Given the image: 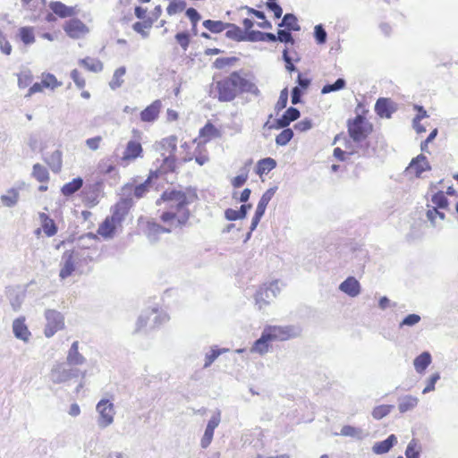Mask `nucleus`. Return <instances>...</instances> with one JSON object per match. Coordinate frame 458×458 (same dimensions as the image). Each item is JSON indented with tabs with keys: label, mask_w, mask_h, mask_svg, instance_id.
Segmentation results:
<instances>
[{
	"label": "nucleus",
	"mask_w": 458,
	"mask_h": 458,
	"mask_svg": "<svg viewBox=\"0 0 458 458\" xmlns=\"http://www.w3.org/2000/svg\"><path fill=\"white\" fill-rule=\"evenodd\" d=\"M216 89L218 92L217 99L220 102H231L237 95L250 93L256 97L260 90L256 84L242 77L239 72H233L228 77L216 81Z\"/></svg>",
	"instance_id": "f257e3e1"
},
{
	"label": "nucleus",
	"mask_w": 458,
	"mask_h": 458,
	"mask_svg": "<svg viewBox=\"0 0 458 458\" xmlns=\"http://www.w3.org/2000/svg\"><path fill=\"white\" fill-rule=\"evenodd\" d=\"M348 134L352 141L362 149V156L368 154L369 143H363L368 136L372 132L373 126L361 114H357L354 118L348 119L347 121Z\"/></svg>",
	"instance_id": "f03ea898"
},
{
	"label": "nucleus",
	"mask_w": 458,
	"mask_h": 458,
	"mask_svg": "<svg viewBox=\"0 0 458 458\" xmlns=\"http://www.w3.org/2000/svg\"><path fill=\"white\" fill-rule=\"evenodd\" d=\"M65 363H59L53 367L50 372V379L55 384L64 383L75 377L86 375V370L81 371L80 369L69 367Z\"/></svg>",
	"instance_id": "7ed1b4c3"
},
{
	"label": "nucleus",
	"mask_w": 458,
	"mask_h": 458,
	"mask_svg": "<svg viewBox=\"0 0 458 458\" xmlns=\"http://www.w3.org/2000/svg\"><path fill=\"white\" fill-rule=\"evenodd\" d=\"M279 292L280 289L277 281H274L268 285L263 284L260 286L255 294V301L259 310H262L270 304L276 298Z\"/></svg>",
	"instance_id": "20e7f679"
},
{
	"label": "nucleus",
	"mask_w": 458,
	"mask_h": 458,
	"mask_svg": "<svg viewBox=\"0 0 458 458\" xmlns=\"http://www.w3.org/2000/svg\"><path fill=\"white\" fill-rule=\"evenodd\" d=\"M96 410L99 413L98 420L99 428H106L114 422L115 411L112 402L107 399H102L98 403Z\"/></svg>",
	"instance_id": "39448f33"
},
{
	"label": "nucleus",
	"mask_w": 458,
	"mask_h": 458,
	"mask_svg": "<svg viewBox=\"0 0 458 458\" xmlns=\"http://www.w3.org/2000/svg\"><path fill=\"white\" fill-rule=\"evenodd\" d=\"M263 332L271 342L286 341L297 335L295 328L292 326H266Z\"/></svg>",
	"instance_id": "423d86ee"
},
{
	"label": "nucleus",
	"mask_w": 458,
	"mask_h": 458,
	"mask_svg": "<svg viewBox=\"0 0 458 458\" xmlns=\"http://www.w3.org/2000/svg\"><path fill=\"white\" fill-rule=\"evenodd\" d=\"M47 324L45 327L44 334L46 337H52L57 331L61 330L64 326L63 315L55 310H47L45 312Z\"/></svg>",
	"instance_id": "0eeeda50"
},
{
	"label": "nucleus",
	"mask_w": 458,
	"mask_h": 458,
	"mask_svg": "<svg viewBox=\"0 0 458 458\" xmlns=\"http://www.w3.org/2000/svg\"><path fill=\"white\" fill-rule=\"evenodd\" d=\"M82 257L79 250H65L62 256V267L59 276L62 279L69 277L75 270V263Z\"/></svg>",
	"instance_id": "6e6552de"
},
{
	"label": "nucleus",
	"mask_w": 458,
	"mask_h": 458,
	"mask_svg": "<svg viewBox=\"0 0 458 458\" xmlns=\"http://www.w3.org/2000/svg\"><path fill=\"white\" fill-rule=\"evenodd\" d=\"M152 177H157V171L151 172L150 175L146 179L144 182L136 186H133L130 183L125 184L122 188L123 196L131 197V192H133V196L137 199L144 197L149 191Z\"/></svg>",
	"instance_id": "1a4fd4ad"
},
{
	"label": "nucleus",
	"mask_w": 458,
	"mask_h": 458,
	"mask_svg": "<svg viewBox=\"0 0 458 458\" xmlns=\"http://www.w3.org/2000/svg\"><path fill=\"white\" fill-rule=\"evenodd\" d=\"M133 205L131 197H123L114 207H112V215L109 216L114 223L120 225L128 215Z\"/></svg>",
	"instance_id": "9d476101"
},
{
	"label": "nucleus",
	"mask_w": 458,
	"mask_h": 458,
	"mask_svg": "<svg viewBox=\"0 0 458 458\" xmlns=\"http://www.w3.org/2000/svg\"><path fill=\"white\" fill-rule=\"evenodd\" d=\"M154 316L152 321V327H155L159 326L163 322H165L168 319L166 314H158L157 309L148 310L143 311L137 319L135 332H140L148 324V321L150 319V317Z\"/></svg>",
	"instance_id": "9b49d317"
},
{
	"label": "nucleus",
	"mask_w": 458,
	"mask_h": 458,
	"mask_svg": "<svg viewBox=\"0 0 458 458\" xmlns=\"http://www.w3.org/2000/svg\"><path fill=\"white\" fill-rule=\"evenodd\" d=\"M221 421V411L217 410L213 416L210 418V420L208 421L207 427L204 431V435L202 436L200 439V446L203 449L208 448L214 437V431L218 427Z\"/></svg>",
	"instance_id": "f8f14e48"
},
{
	"label": "nucleus",
	"mask_w": 458,
	"mask_h": 458,
	"mask_svg": "<svg viewBox=\"0 0 458 458\" xmlns=\"http://www.w3.org/2000/svg\"><path fill=\"white\" fill-rule=\"evenodd\" d=\"M143 153V148L141 144L136 140H129L126 144L125 150L121 158V165L125 166L130 162L136 160L138 157H141Z\"/></svg>",
	"instance_id": "ddd939ff"
},
{
	"label": "nucleus",
	"mask_w": 458,
	"mask_h": 458,
	"mask_svg": "<svg viewBox=\"0 0 458 458\" xmlns=\"http://www.w3.org/2000/svg\"><path fill=\"white\" fill-rule=\"evenodd\" d=\"M160 200L167 202L168 204L177 202L178 208H182L183 206H188L190 203L185 192L177 190L165 191L162 193L160 199L157 200V205H159Z\"/></svg>",
	"instance_id": "4468645a"
},
{
	"label": "nucleus",
	"mask_w": 458,
	"mask_h": 458,
	"mask_svg": "<svg viewBox=\"0 0 458 458\" xmlns=\"http://www.w3.org/2000/svg\"><path fill=\"white\" fill-rule=\"evenodd\" d=\"M431 165L425 155L420 154L413 157L406 168L407 173H413L417 178H420L425 171H430Z\"/></svg>",
	"instance_id": "2eb2a0df"
},
{
	"label": "nucleus",
	"mask_w": 458,
	"mask_h": 458,
	"mask_svg": "<svg viewBox=\"0 0 458 458\" xmlns=\"http://www.w3.org/2000/svg\"><path fill=\"white\" fill-rule=\"evenodd\" d=\"M64 30L65 33L72 38H80L89 32L87 26L77 18L66 21Z\"/></svg>",
	"instance_id": "dca6fc26"
},
{
	"label": "nucleus",
	"mask_w": 458,
	"mask_h": 458,
	"mask_svg": "<svg viewBox=\"0 0 458 458\" xmlns=\"http://www.w3.org/2000/svg\"><path fill=\"white\" fill-rule=\"evenodd\" d=\"M394 111V102L389 98H379L375 104V112L381 118H390Z\"/></svg>",
	"instance_id": "f3484780"
},
{
	"label": "nucleus",
	"mask_w": 458,
	"mask_h": 458,
	"mask_svg": "<svg viewBox=\"0 0 458 458\" xmlns=\"http://www.w3.org/2000/svg\"><path fill=\"white\" fill-rule=\"evenodd\" d=\"M13 332L17 339H20L25 343L29 342L31 334L25 324L24 317H20L13 320Z\"/></svg>",
	"instance_id": "a211bd4d"
},
{
	"label": "nucleus",
	"mask_w": 458,
	"mask_h": 458,
	"mask_svg": "<svg viewBox=\"0 0 458 458\" xmlns=\"http://www.w3.org/2000/svg\"><path fill=\"white\" fill-rule=\"evenodd\" d=\"M162 107L161 101L159 99L155 100L149 106H148L140 113V119L142 122L152 123L158 117Z\"/></svg>",
	"instance_id": "6ab92c4d"
},
{
	"label": "nucleus",
	"mask_w": 458,
	"mask_h": 458,
	"mask_svg": "<svg viewBox=\"0 0 458 458\" xmlns=\"http://www.w3.org/2000/svg\"><path fill=\"white\" fill-rule=\"evenodd\" d=\"M339 290L350 297H356L360 293V284L355 277L349 276L340 284Z\"/></svg>",
	"instance_id": "aec40b11"
},
{
	"label": "nucleus",
	"mask_w": 458,
	"mask_h": 458,
	"mask_svg": "<svg viewBox=\"0 0 458 458\" xmlns=\"http://www.w3.org/2000/svg\"><path fill=\"white\" fill-rule=\"evenodd\" d=\"M396 444V436L391 434L385 440L376 442L372 446V452L376 454H384L388 453Z\"/></svg>",
	"instance_id": "412c9836"
},
{
	"label": "nucleus",
	"mask_w": 458,
	"mask_h": 458,
	"mask_svg": "<svg viewBox=\"0 0 458 458\" xmlns=\"http://www.w3.org/2000/svg\"><path fill=\"white\" fill-rule=\"evenodd\" d=\"M66 360L67 365L69 366H78L85 363L86 359L79 352L78 341H75L72 344Z\"/></svg>",
	"instance_id": "4be33fe9"
},
{
	"label": "nucleus",
	"mask_w": 458,
	"mask_h": 458,
	"mask_svg": "<svg viewBox=\"0 0 458 458\" xmlns=\"http://www.w3.org/2000/svg\"><path fill=\"white\" fill-rule=\"evenodd\" d=\"M7 298L14 310H18L24 300L25 293L18 287H8L6 291Z\"/></svg>",
	"instance_id": "5701e85b"
},
{
	"label": "nucleus",
	"mask_w": 458,
	"mask_h": 458,
	"mask_svg": "<svg viewBox=\"0 0 458 458\" xmlns=\"http://www.w3.org/2000/svg\"><path fill=\"white\" fill-rule=\"evenodd\" d=\"M252 208L250 203L242 204L238 210L227 208L225 211V217L229 221L243 219L247 216L249 210Z\"/></svg>",
	"instance_id": "b1692460"
},
{
	"label": "nucleus",
	"mask_w": 458,
	"mask_h": 458,
	"mask_svg": "<svg viewBox=\"0 0 458 458\" xmlns=\"http://www.w3.org/2000/svg\"><path fill=\"white\" fill-rule=\"evenodd\" d=\"M49 7L55 14L61 18L72 17L75 13L73 7L67 6L59 1L51 2Z\"/></svg>",
	"instance_id": "393cba45"
},
{
	"label": "nucleus",
	"mask_w": 458,
	"mask_h": 458,
	"mask_svg": "<svg viewBox=\"0 0 458 458\" xmlns=\"http://www.w3.org/2000/svg\"><path fill=\"white\" fill-rule=\"evenodd\" d=\"M157 150L162 153L168 152L169 155H175L177 150V137L174 135L163 139L157 147Z\"/></svg>",
	"instance_id": "a878e982"
},
{
	"label": "nucleus",
	"mask_w": 458,
	"mask_h": 458,
	"mask_svg": "<svg viewBox=\"0 0 458 458\" xmlns=\"http://www.w3.org/2000/svg\"><path fill=\"white\" fill-rule=\"evenodd\" d=\"M419 403L416 396L408 394L398 398V410L401 413H405L413 410Z\"/></svg>",
	"instance_id": "bb28decb"
},
{
	"label": "nucleus",
	"mask_w": 458,
	"mask_h": 458,
	"mask_svg": "<svg viewBox=\"0 0 458 458\" xmlns=\"http://www.w3.org/2000/svg\"><path fill=\"white\" fill-rule=\"evenodd\" d=\"M101 189V185L98 182L90 184L87 186L83 193L85 195V200L91 204V206H96L98 204V196Z\"/></svg>",
	"instance_id": "cd10ccee"
},
{
	"label": "nucleus",
	"mask_w": 458,
	"mask_h": 458,
	"mask_svg": "<svg viewBox=\"0 0 458 458\" xmlns=\"http://www.w3.org/2000/svg\"><path fill=\"white\" fill-rule=\"evenodd\" d=\"M41 226L47 236H54L57 233V226L55 221L46 213H39Z\"/></svg>",
	"instance_id": "c85d7f7f"
},
{
	"label": "nucleus",
	"mask_w": 458,
	"mask_h": 458,
	"mask_svg": "<svg viewBox=\"0 0 458 458\" xmlns=\"http://www.w3.org/2000/svg\"><path fill=\"white\" fill-rule=\"evenodd\" d=\"M83 186V179L81 177H76L72 179L71 182L65 183L61 188V192L65 197H71L78 191H80Z\"/></svg>",
	"instance_id": "c756f323"
},
{
	"label": "nucleus",
	"mask_w": 458,
	"mask_h": 458,
	"mask_svg": "<svg viewBox=\"0 0 458 458\" xmlns=\"http://www.w3.org/2000/svg\"><path fill=\"white\" fill-rule=\"evenodd\" d=\"M117 225L114 221L107 216L99 225L98 233L104 238L110 239L114 236Z\"/></svg>",
	"instance_id": "7c9ffc66"
},
{
	"label": "nucleus",
	"mask_w": 458,
	"mask_h": 458,
	"mask_svg": "<svg viewBox=\"0 0 458 458\" xmlns=\"http://www.w3.org/2000/svg\"><path fill=\"white\" fill-rule=\"evenodd\" d=\"M199 137L204 139V141H209L212 139L221 137L220 131L210 122H208L200 130Z\"/></svg>",
	"instance_id": "2f4dec72"
},
{
	"label": "nucleus",
	"mask_w": 458,
	"mask_h": 458,
	"mask_svg": "<svg viewBox=\"0 0 458 458\" xmlns=\"http://www.w3.org/2000/svg\"><path fill=\"white\" fill-rule=\"evenodd\" d=\"M270 342L267 335L262 331L260 337L254 342L250 352L264 355L269 350Z\"/></svg>",
	"instance_id": "473e14b6"
},
{
	"label": "nucleus",
	"mask_w": 458,
	"mask_h": 458,
	"mask_svg": "<svg viewBox=\"0 0 458 458\" xmlns=\"http://www.w3.org/2000/svg\"><path fill=\"white\" fill-rule=\"evenodd\" d=\"M227 24V31L225 32L226 38L230 39H233L235 41L241 42V41H247L248 39V33H244L242 30L233 24V23H226Z\"/></svg>",
	"instance_id": "72a5a7b5"
},
{
	"label": "nucleus",
	"mask_w": 458,
	"mask_h": 458,
	"mask_svg": "<svg viewBox=\"0 0 458 458\" xmlns=\"http://www.w3.org/2000/svg\"><path fill=\"white\" fill-rule=\"evenodd\" d=\"M280 28L290 30L292 31H300L301 26L298 23V19L293 13H285L281 21L278 23Z\"/></svg>",
	"instance_id": "f704fd0d"
},
{
	"label": "nucleus",
	"mask_w": 458,
	"mask_h": 458,
	"mask_svg": "<svg viewBox=\"0 0 458 458\" xmlns=\"http://www.w3.org/2000/svg\"><path fill=\"white\" fill-rule=\"evenodd\" d=\"M148 237L150 242H154L158 240V235L161 233H169L171 229L165 227L157 223L151 222L148 224Z\"/></svg>",
	"instance_id": "c9c22d12"
},
{
	"label": "nucleus",
	"mask_w": 458,
	"mask_h": 458,
	"mask_svg": "<svg viewBox=\"0 0 458 458\" xmlns=\"http://www.w3.org/2000/svg\"><path fill=\"white\" fill-rule=\"evenodd\" d=\"M46 162L54 173H59L62 168V152L58 149L53 151L46 157Z\"/></svg>",
	"instance_id": "e433bc0d"
},
{
	"label": "nucleus",
	"mask_w": 458,
	"mask_h": 458,
	"mask_svg": "<svg viewBox=\"0 0 458 458\" xmlns=\"http://www.w3.org/2000/svg\"><path fill=\"white\" fill-rule=\"evenodd\" d=\"M250 42H275V34L271 32H262L259 30L249 31L248 39Z\"/></svg>",
	"instance_id": "4c0bfd02"
},
{
	"label": "nucleus",
	"mask_w": 458,
	"mask_h": 458,
	"mask_svg": "<svg viewBox=\"0 0 458 458\" xmlns=\"http://www.w3.org/2000/svg\"><path fill=\"white\" fill-rule=\"evenodd\" d=\"M431 355L428 352H423L413 360V365L418 373L424 371L431 363Z\"/></svg>",
	"instance_id": "58836bf2"
},
{
	"label": "nucleus",
	"mask_w": 458,
	"mask_h": 458,
	"mask_svg": "<svg viewBox=\"0 0 458 458\" xmlns=\"http://www.w3.org/2000/svg\"><path fill=\"white\" fill-rule=\"evenodd\" d=\"M276 166V161L272 157H265L260 159L256 165V173L259 175L269 173Z\"/></svg>",
	"instance_id": "ea45409f"
},
{
	"label": "nucleus",
	"mask_w": 458,
	"mask_h": 458,
	"mask_svg": "<svg viewBox=\"0 0 458 458\" xmlns=\"http://www.w3.org/2000/svg\"><path fill=\"white\" fill-rule=\"evenodd\" d=\"M170 205L174 206L173 210H174V212L177 213V216H176L177 225H179V226L185 225L190 217V211L187 208V206H183L182 208H178L177 202L169 203L168 206H170Z\"/></svg>",
	"instance_id": "a19ab883"
},
{
	"label": "nucleus",
	"mask_w": 458,
	"mask_h": 458,
	"mask_svg": "<svg viewBox=\"0 0 458 458\" xmlns=\"http://www.w3.org/2000/svg\"><path fill=\"white\" fill-rule=\"evenodd\" d=\"M226 23L222 21L205 20L202 25L212 33H220L227 29Z\"/></svg>",
	"instance_id": "79ce46f5"
},
{
	"label": "nucleus",
	"mask_w": 458,
	"mask_h": 458,
	"mask_svg": "<svg viewBox=\"0 0 458 458\" xmlns=\"http://www.w3.org/2000/svg\"><path fill=\"white\" fill-rule=\"evenodd\" d=\"M80 64L93 72H99L103 70V64L99 60L90 57L81 59Z\"/></svg>",
	"instance_id": "37998d69"
},
{
	"label": "nucleus",
	"mask_w": 458,
	"mask_h": 458,
	"mask_svg": "<svg viewBox=\"0 0 458 458\" xmlns=\"http://www.w3.org/2000/svg\"><path fill=\"white\" fill-rule=\"evenodd\" d=\"M421 446L416 438H412L405 450L406 458H420Z\"/></svg>",
	"instance_id": "c03bdc74"
},
{
	"label": "nucleus",
	"mask_w": 458,
	"mask_h": 458,
	"mask_svg": "<svg viewBox=\"0 0 458 458\" xmlns=\"http://www.w3.org/2000/svg\"><path fill=\"white\" fill-rule=\"evenodd\" d=\"M32 176L39 182H46L49 180L47 169L40 164L33 165Z\"/></svg>",
	"instance_id": "a18cd8bd"
},
{
	"label": "nucleus",
	"mask_w": 458,
	"mask_h": 458,
	"mask_svg": "<svg viewBox=\"0 0 458 458\" xmlns=\"http://www.w3.org/2000/svg\"><path fill=\"white\" fill-rule=\"evenodd\" d=\"M163 161L160 166V169L163 173H172L175 171V163L176 157L175 155H168L165 156V153H162Z\"/></svg>",
	"instance_id": "49530a36"
},
{
	"label": "nucleus",
	"mask_w": 458,
	"mask_h": 458,
	"mask_svg": "<svg viewBox=\"0 0 458 458\" xmlns=\"http://www.w3.org/2000/svg\"><path fill=\"white\" fill-rule=\"evenodd\" d=\"M126 73L125 66H121L114 72L113 78L109 82V87L114 90L122 86L123 83V76Z\"/></svg>",
	"instance_id": "de8ad7c7"
},
{
	"label": "nucleus",
	"mask_w": 458,
	"mask_h": 458,
	"mask_svg": "<svg viewBox=\"0 0 458 458\" xmlns=\"http://www.w3.org/2000/svg\"><path fill=\"white\" fill-rule=\"evenodd\" d=\"M346 81L344 78H338L334 83H327L321 89L322 94H328L344 89Z\"/></svg>",
	"instance_id": "09e8293b"
},
{
	"label": "nucleus",
	"mask_w": 458,
	"mask_h": 458,
	"mask_svg": "<svg viewBox=\"0 0 458 458\" xmlns=\"http://www.w3.org/2000/svg\"><path fill=\"white\" fill-rule=\"evenodd\" d=\"M293 136L294 133L291 128L283 129L276 137V144L278 146H285L291 141Z\"/></svg>",
	"instance_id": "8fccbe9b"
},
{
	"label": "nucleus",
	"mask_w": 458,
	"mask_h": 458,
	"mask_svg": "<svg viewBox=\"0 0 458 458\" xmlns=\"http://www.w3.org/2000/svg\"><path fill=\"white\" fill-rule=\"evenodd\" d=\"M1 199L4 206L8 208L14 207L19 200V192L14 189H11L7 194L2 195Z\"/></svg>",
	"instance_id": "3c124183"
},
{
	"label": "nucleus",
	"mask_w": 458,
	"mask_h": 458,
	"mask_svg": "<svg viewBox=\"0 0 458 458\" xmlns=\"http://www.w3.org/2000/svg\"><path fill=\"white\" fill-rule=\"evenodd\" d=\"M340 435L344 437H351L356 439H361L363 437V431L359 428H355L351 425H345L342 428Z\"/></svg>",
	"instance_id": "603ef678"
},
{
	"label": "nucleus",
	"mask_w": 458,
	"mask_h": 458,
	"mask_svg": "<svg viewBox=\"0 0 458 458\" xmlns=\"http://www.w3.org/2000/svg\"><path fill=\"white\" fill-rule=\"evenodd\" d=\"M154 23V20L148 18L143 21H137L132 25V29L140 33L143 38H147L148 36V32L145 31V29H150Z\"/></svg>",
	"instance_id": "864d4df0"
},
{
	"label": "nucleus",
	"mask_w": 458,
	"mask_h": 458,
	"mask_svg": "<svg viewBox=\"0 0 458 458\" xmlns=\"http://www.w3.org/2000/svg\"><path fill=\"white\" fill-rule=\"evenodd\" d=\"M279 41L284 44H294V38L290 30H278L277 34H275V42Z\"/></svg>",
	"instance_id": "5fc2aeb1"
},
{
	"label": "nucleus",
	"mask_w": 458,
	"mask_h": 458,
	"mask_svg": "<svg viewBox=\"0 0 458 458\" xmlns=\"http://www.w3.org/2000/svg\"><path fill=\"white\" fill-rule=\"evenodd\" d=\"M19 35H20L21 40L25 45H30V44L34 43V41H35L33 29L30 27H21L19 30Z\"/></svg>",
	"instance_id": "6e6d98bb"
},
{
	"label": "nucleus",
	"mask_w": 458,
	"mask_h": 458,
	"mask_svg": "<svg viewBox=\"0 0 458 458\" xmlns=\"http://www.w3.org/2000/svg\"><path fill=\"white\" fill-rule=\"evenodd\" d=\"M226 351L227 349H218L216 346L213 347L205 356L204 369L208 368L220 354L225 352Z\"/></svg>",
	"instance_id": "4d7b16f0"
},
{
	"label": "nucleus",
	"mask_w": 458,
	"mask_h": 458,
	"mask_svg": "<svg viewBox=\"0 0 458 458\" xmlns=\"http://www.w3.org/2000/svg\"><path fill=\"white\" fill-rule=\"evenodd\" d=\"M394 409V405H378L375 407L372 411V416L376 420H381L386 415H388L391 411Z\"/></svg>",
	"instance_id": "13d9d810"
},
{
	"label": "nucleus",
	"mask_w": 458,
	"mask_h": 458,
	"mask_svg": "<svg viewBox=\"0 0 458 458\" xmlns=\"http://www.w3.org/2000/svg\"><path fill=\"white\" fill-rule=\"evenodd\" d=\"M185 8L186 2L184 0H172L166 8V12L169 15H174L182 12Z\"/></svg>",
	"instance_id": "bf43d9fd"
},
{
	"label": "nucleus",
	"mask_w": 458,
	"mask_h": 458,
	"mask_svg": "<svg viewBox=\"0 0 458 458\" xmlns=\"http://www.w3.org/2000/svg\"><path fill=\"white\" fill-rule=\"evenodd\" d=\"M239 59L235 56L232 57H219L216 58L213 64V66L216 69L222 70L226 66H232L234 63H236Z\"/></svg>",
	"instance_id": "052dcab7"
},
{
	"label": "nucleus",
	"mask_w": 458,
	"mask_h": 458,
	"mask_svg": "<svg viewBox=\"0 0 458 458\" xmlns=\"http://www.w3.org/2000/svg\"><path fill=\"white\" fill-rule=\"evenodd\" d=\"M431 201L437 208H445L448 205V199L442 191H437L432 196Z\"/></svg>",
	"instance_id": "680f3d73"
},
{
	"label": "nucleus",
	"mask_w": 458,
	"mask_h": 458,
	"mask_svg": "<svg viewBox=\"0 0 458 458\" xmlns=\"http://www.w3.org/2000/svg\"><path fill=\"white\" fill-rule=\"evenodd\" d=\"M174 38L184 51L188 49L191 38L187 30L177 32L174 36Z\"/></svg>",
	"instance_id": "e2e57ef3"
},
{
	"label": "nucleus",
	"mask_w": 458,
	"mask_h": 458,
	"mask_svg": "<svg viewBox=\"0 0 458 458\" xmlns=\"http://www.w3.org/2000/svg\"><path fill=\"white\" fill-rule=\"evenodd\" d=\"M314 38L318 45L325 44L327 39V33L322 24H318L314 28Z\"/></svg>",
	"instance_id": "0e129e2a"
},
{
	"label": "nucleus",
	"mask_w": 458,
	"mask_h": 458,
	"mask_svg": "<svg viewBox=\"0 0 458 458\" xmlns=\"http://www.w3.org/2000/svg\"><path fill=\"white\" fill-rule=\"evenodd\" d=\"M288 102V89L284 88L281 90L279 98L275 106V110L278 114L280 111L284 109Z\"/></svg>",
	"instance_id": "69168bd1"
},
{
	"label": "nucleus",
	"mask_w": 458,
	"mask_h": 458,
	"mask_svg": "<svg viewBox=\"0 0 458 458\" xmlns=\"http://www.w3.org/2000/svg\"><path fill=\"white\" fill-rule=\"evenodd\" d=\"M421 318L420 315L412 313L407 315L399 324V327H413L420 321Z\"/></svg>",
	"instance_id": "338daca9"
},
{
	"label": "nucleus",
	"mask_w": 458,
	"mask_h": 458,
	"mask_svg": "<svg viewBox=\"0 0 458 458\" xmlns=\"http://www.w3.org/2000/svg\"><path fill=\"white\" fill-rule=\"evenodd\" d=\"M427 218L430 221L433 226H436V218L439 217L440 219H445V216L444 212L438 210V208L432 207L428 208L426 213Z\"/></svg>",
	"instance_id": "774afa93"
}]
</instances>
